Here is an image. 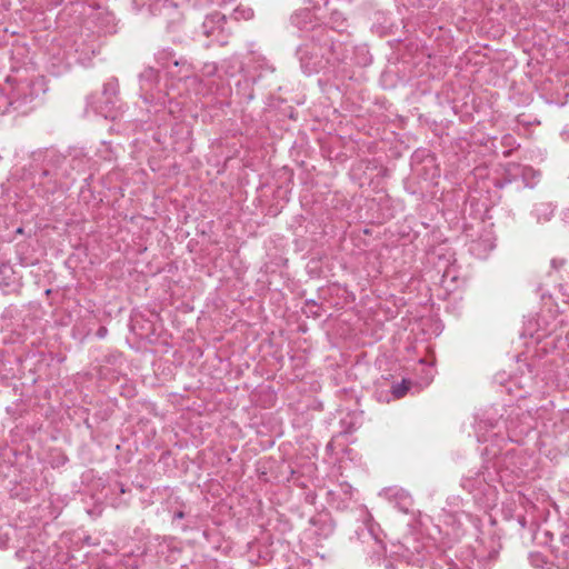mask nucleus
<instances>
[{
  "label": "nucleus",
  "mask_w": 569,
  "mask_h": 569,
  "mask_svg": "<svg viewBox=\"0 0 569 569\" xmlns=\"http://www.w3.org/2000/svg\"><path fill=\"white\" fill-rule=\"evenodd\" d=\"M516 456L507 455L503 459L505 468L483 467L482 470L462 478L461 486L475 499L476 503L485 509H491L498 501V487L501 483L506 490H512L516 485L523 482L526 472L521 468L510 469L515 465Z\"/></svg>",
  "instance_id": "f257e3e1"
},
{
  "label": "nucleus",
  "mask_w": 569,
  "mask_h": 569,
  "mask_svg": "<svg viewBox=\"0 0 569 569\" xmlns=\"http://www.w3.org/2000/svg\"><path fill=\"white\" fill-rule=\"evenodd\" d=\"M541 426L546 432L562 433L569 429V409L555 410V405L551 400L540 407L527 409V413L519 423L510 420L508 426V438L510 441H518L517 437L527 435L531 430Z\"/></svg>",
  "instance_id": "f03ea898"
},
{
  "label": "nucleus",
  "mask_w": 569,
  "mask_h": 569,
  "mask_svg": "<svg viewBox=\"0 0 569 569\" xmlns=\"http://www.w3.org/2000/svg\"><path fill=\"white\" fill-rule=\"evenodd\" d=\"M7 86L17 111L21 110L48 89L43 77L27 76L19 72L7 77Z\"/></svg>",
  "instance_id": "7ed1b4c3"
},
{
  "label": "nucleus",
  "mask_w": 569,
  "mask_h": 569,
  "mask_svg": "<svg viewBox=\"0 0 569 569\" xmlns=\"http://www.w3.org/2000/svg\"><path fill=\"white\" fill-rule=\"evenodd\" d=\"M158 63L167 69L168 74L178 80H188L196 86V94H204L206 90L202 88V81L193 76L192 64L184 58H177L170 48H164L156 53Z\"/></svg>",
  "instance_id": "20e7f679"
},
{
  "label": "nucleus",
  "mask_w": 569,
  "mask_h": 569,
  "mask_svg": "<svg viewBox=\"0 0 569 569\" xmlns=\"http://www.w3.org/2000/svg\"><path fill=\"white\" fill-rule=\"evenodd\" d=\"M274 71V67L262 56H252L248 63L244 79L237 82V94L246 101L250 102L254 94L252 84L260 78L266 77Z\"/></svg>",
  "instance_id": "39448f33"
},
{
  "label": "nucleus",
  "mask_w": 569,
  "mask_h": 569,
  "mask_svg": "<svg viewBox=\"0 0 569 569\" xmlns=\"http://www.w3.org/2000/svg\"><path fill=\"white\" fill-rule=\"evenodd\" d=\"M303 72L308 76L327 71L330 67V58H327L321 41L301 44L297 50Z\"/></svg>",
  "instance_id": "423d86ee"
},
{
  "label": "nucleus",
  "mask_w": 569,
  "mask_h": 569,
  "mask_svg": "<svg viewBox=\"0 0 569 569\" xmlns=\"http://www.w3.org/2000/svg\"><path fill=\"white\" fill-rule=\"evenodd\" d=\"M16 558L26 561V569H51L49 551L43 542L33 540L16 551Z\"/></svg>",
  "instance_id": "0eeeda50"
},
{
  "label": "nucleus",
  "mask_w": 569,
  "mask_h": 569,
  "mask_svg": "<svg viewBox=\"0 0 569 569\" xmlns=\"http://www.w3.org/2000/svg\"><path fill=\"white\" fill-rule=\"evenodd\" d=\"M391 546V552L409 563H419L425 559L426 546L416 535L405 536L402 540Z\"/></svg>",
  "instance_id": "6e6552de"
},
{
  "label": "nucleus",
  "mask_w": 569,
  "mask_h": 569,
  "mask_svg": "<svg viewBox=\"0 0 569 569\" xmlns=\"http://www.w3.org/2000/svg\"><path fill=\"white\" fill-rule=\"evenodd\" d=\"M226 23V17L220 12H214L204 18L200 32L210 39V43L223 46L229 39V29Z\"/></svg>",
  "instance_id": "1a4fd4ad"
},
{
  "label": "nucleus",
  "mask_w": 569,
  "mask_h": 569,
  "mask_svg": "<svg viewBox=\"0 0 569 569\" xmlns=\"http://www.w3.org/2000/svg\"><path fill=\"white\" fill-rule=\"evenodd\" d=\"M501 549L500 540L495 536L481 537L476 548V559L481 569H489L490 562L495 561Z\"/></svg>",
  "instance_id": "9d476101"
},
{
  "label": "nucleus",
  "mask_w": 569,
  "mask_h": 569,
  "mask_svg": "<svg viewBox=\"0 0 569 569\" xmlns=\"http://www.w3.org/2000/svg\"><path fill=\"white\" fill-rule=\"evenodd\" d=\"M318 41H321L322 47H325L327 58H330V67L346 63L352 51V47L350 44L339 40H330L328 36L325 37V33L318 37Z\"/></svg>",
  "instance_id": "9b49d317"
},
{
  "label": "nucleus",
  "mask_w": 569,
  "mask_h": 569,
  "mask_svg": "<svg viewBox=\"0 0 569 569\" xmlns=\"http://www.w3.org/2000/svg\"><path fill=\"white\" fill-rule=\"evenodd\" d=\"M379 496L386 499L393 508L409 513L413 506L412 496L406 489L397 486L383 488Z\"/></svg>",
  "instance_id": "f8f14e48"
},
{
  "label": "nucleus",
  "mask_w": 569,
  "mask_h": 569,
  "mask_svg": "<svg viewBox=\"0 0 569 569\" xmlns=\"http://www.w3.org/2000/svg\"><path fill=\"white\" fill-rule=\"evenodd\" d=\"M87 107L91 108L92 111L106 119L114 120L121 111L118 97H102L99 101H93V98H88Z\"/></svg>",
  "instance_id": "ddd939ff"
},
{
  "label": "nucleus",
  "mask_w": 569,
  "mask_h": 569,
  "mask_svg": "<svg viewBox=\"0 0 569 569\" xmlns=\"http://www.w3.org/2000/svg\"><path fill=\"white\" fill-rule=\"evenodd\" d=\"M508 179L506 183L516 181L519 177L521 178L523 186L533 188L539 176L538 171L528 166H520L518 163H509L507 167Z\"/></svg>",
  "instance_id": "4468645a"
},
{
  "label": "nucleus",
  "mask_w": 569,
  "mask_h": 569,
  "mask_svg": "<svg viewBox=\"0 0 569 569\" xmlns=\"http://www.w3.org/2000/svg\"><path fill=\"white\" fill-rule=\"evenodd\" d=\"M291 24L300 31H316L318 36L325 33V29L320 28L316 30L317 21L316 17L309 8L296 10L290 18Z\"/></svg>",
  "instance_id": "2eb2a0df"
},
{
  "label": "nucleus",
  "mask_w": 569,
  "mask_h": 569,
  "mask_svg": "<svg viewBox=\"0 0 569 569\" xmlns=\"http://www.w3.org/2000/svg\"><path fill=\"white\" fill-rule=\"evenodd\" d=\"M328 502L337 509H346L353 498V489L347 483L337 485L333 489L328 490Z\"/></svg>",
  "instance_id": "dca6fc26"
},
{
  "label": "nucleus",
  "mask_w": 569,
  "mask_h": 569,
  "mask_svg": "<svg viewBox=\"0 0 569 569\" xmlns=\"http://www.w3.org/2000/svg\"><path fill=\"white\" fill-rule=\"evenodd\" d=\"M495 237L491 230H485L478 239L471 240L469 251L479 259H485L493 250Z\"/></svg>",
  "instance_id": "f3484780"
},
{
  "label": "nucleus",
  "mask_w": 569,
  "mask_h": 569,
  "mask_svg": "<svg viewBox=\"0 0 569 569\" xmlns=\"http://www.w3.org/2000/svg\"><path fill=\"white\" fill-rule=\"evenodd\" d=\"M309 531L319 540L328 539L335 531V523L328 515H318L310 519Z\"/></svg>",
  "instance_id": "a211bd4d"
},
{
  "label": "nucleus",
  "mask_w": 569,
  "mask_h": 569,
  "mask_svg": "<svg viewBox=\"0 0 569 569\" xmlns=\"http://www.w3.org/2000/svg\"><path fill=\"white\" fill-rule=\"evenodd\" d=\"M136 568H137V559L130 555L123 556L122 558H119L117 556H108L98 566V569H136Z\"/></svg>",
  "instance_id": "6ab92c4d"
},
{
  "label": "nucleus",
  "mask_w": 569,
  "mask_h": 569,
  "mask_svg": "<svg viewBox=\"0 0 569 569\" xmlns=\"http://www.w3.org/2000/svg\"><path fill=\"white\" fill-rule=\"evenodd\" d=\"M220 70L227 77H234L237 73L243 70V66L238 57H230L221 62Z\"/></svg>",
  "instance_id": "aec40b11"
},
{
  "label": "nucleus",
  "mask_w": 569,
  "mask_h": 569,
  "mask_svg": "<svg viewBox=\"0 0 569 569\" xmlns=\"http://www.w3.org/2000/svg\"><path fill=\"white\" fill-rule=\"evenodd\" d=\"M419 173L423 171L425 179H435L440 176V170L436 166L435 158L431 154H427V157L422 161L421 169L416 168Z\"/></svg>",
  "instance_id": "412c9836"
},
{
  "label": "nucleus",
  "mask_w": 569,
  "mask_h": 569,
  "mask_svg": "<svg viewBox=\"0 0 569 569\" xmlns=\"http://www.w3.org/2000/svg\"><path fill=\"white\" fill-rule=\"evenodd\" d=\"M519 388L527 389L526 393H520L519 398H526L527 395H531L530 390H533L538 381L531 377V370L529 369L527 373H521L519 377Z\"/></svg>",
  "instance_id": "4be33fe9"
},
{
  "label": "nucleus",
  "mask_w": 569,
  "mask_h": 569,
  "mask_svg": "<svg viewBox=\"0 0 569 569\" xmlns=\"http://www.w3.org/2000/svg\"><path fill=\"white\" fill-rule=\"evenodd\" d=\"M10 109L14 110V103L9 93V87L7 86L6 89H0V113H6Z\"/></svg>",
  "instance_id": "5701e85b"
},
{
  "label": "nucleus",
  "mask_w": 569,
  "mask_h": 569,
  "mask_svg": "<svg viewBox=\"0 0 569 569\" xmlns=\"http://www.w3.org/2000/svg\"><path fill=\"white\" fill-rule=\"evenodd\" d=\"M329 23L331 24L332 29H336L338 31L343 30L347 26L343 14L337 10L331 12Z\"/></svg>",
  "instance_id": "b1692460"
},
{
  "label": "nucleus",
  "mask_w": 569,
  "mask_h": 569,
  "mask_svg": "<svg viewBox=\"0 0 569 569\" xmlns=\"http://www.w3.org/2000/svg\"><path fill=\"white\" fill-rule=\"evenodd\" d=\"M119 83L117 79H110L103 84L102 97H118Z\"/></svg>",
  "instance_id": "393cba45"
},
{
  "label": "nucleus",
  "mask_w": 569,
  "mask_h": 569,
  "mask_svg": "<svg viewBox=\"0 0 569 569\" xmlns=\"http://www.w3.org/2000/svg\"><path fill=\"white\" fill-rule=\"evenodd\" d=\"M72 161H73L72 168L78 171H82L89 160L83 154V152L81 150H74V153L72 156Z\"/></svg>",
  "instance_id": "a878e982"
},
{
  "label": "nucleus",
  "mask_w": 569,
  "mask_h": 569,
  "mask_svg": "<svg viewBox=\"0 0 569 569\" xmlns=\"http://www.w3.org/2000/svg\"><path fill=\"white\" fill-rule=\"evenodd\" d=\"M409 381H407L406 379H403L400 383H395L391 387V392L393 397L398 399L403 397L409 390Z\"/></svg>",
  "instance_id": "bb28decb"
},
{
  "label": "nucleus",
  "mask_w": 569,
  "mask_h": 569,
  "mask_svg": "<svg viewBox=\"0 0 569 569\" xmlns=\"http://www.w3.org/2000/svg\"><path fill=\"white\" fill-rule=\"evenodd\" d=\"M157 77V72L154 69L152 68H149L147 70H144L141 74H140V82H141V88L144 89V81H152L153 79H156Z\"/></svg>",
  "instance_id": "cd10ccee"
},
{
  "label": "nucleus",
  "mask_w": 569,
  "mask_h": 569,
  "mask_svg": "<svg viewBox=\"0 0 569 569\" xmlns=\"http://www.w3.org/2000/svg\"><path fill=\"white\" fill-rule=\"evenodd\" d=\"M536 213H537V217L538 219H540V211L542 212V214L545 216V220H549L550 217L552 216L553 213V210L550 208V206L548 204H540L539 207H537L535 209Z\"/></svg>",
  "instance_id": "c85d7f7f"
},
{
  "label": "nucleus",
  "mask_w": 569,
  "mask_h": 569,
  "mask_svg": "<svg viewBox=\"0 0 569 569\" xmlns=\"http://www.w3.org/2000/svg\"><path fill=\"white\" fill-rule=\"evenodd\" d=\"M236 13H237V19L239 18H242L244 20H250L253 18V10L251 8H246V9H237L236 10Z\"/></svg>",
  "instance_id": "c756f323"
},
{
  "label": "nucleus",
  "mask_w": 569,
  "mask_h": 569,
  "mask_svg": "<svg viewBox=\"0 0 569 569\" xmlns=\"http://www.w3.org/2000/svg\"><path fill=\"white\" fill-rule=\"evenodd\" d=\"M54 59H57L58 61V64L62 67V69H68L70 67V61H69V54L67 52H63V54L60 57V54H58V57H54Z\"/></svg>",
  "instance_id": "7c9ffc66"
},
{
  "label": "nucleus",
  "mask_w": 569,
  "mask_h": 569,
  "mask_svg": "<svg viewBox=\"0 0 569 569\" xmlns=\"http://www.w3.org/2000/svg\"><path fill=\"white\" fill-rule=\"evenodd\" d=\"M456 276L452 274L451 270H446L442 274V283L448 286L449 282H455Z\"/></svg>",
  "instance_id": "2f4dec72"
},
{
  "label": "nucleus",
  "mask_w": 569,
  "mask_h": 569,
  "mask_svg": "<svg viewBox=\"0 0 569 569\" xmlns=\"http://www.w3.org/2000/svg\"><path fill=\"white\" fill-rule=\"evenodd\" d=\"M220 70V67L218 68L214 63L206 64L204 66V74L206 76H213Z\"/></svg>",
  "instance_id": "473e14b6"
},
{
  "label": "nucleus",
  "mask_w": 569,
  "mask_h": 569,
  "mask_svg": "<svg viewBox=\"0 0 569 569\" xmlns=\"http://www.w3.org/2000/svg\"><path fill=\"white\" fill-rule=\"evenodd\" d=\"M161 546V550L159 552L163 553V547H168L170 548L172 546V549L174 550H178L177 547L174 546V540L173 539H163V542L160 545Z\"/></svg>",
  "instance_id": "72a5a7b5"
},
{
  "label": "nucleus",
  "mask_w": 569,
  "mask_h": 569,
  "mask_svg": "<svg viewBox=\"0 0 569 569\" xmlns=\"http://www.w3.org/2000/svg\"><path fill=\"white\" fill-rule=\"evenodd\" d=\"M108 333V330L106 327H100L98 330H97V337L100 338V339H103Z\"/></svg>",
  "instance_id": "f704fd0d"
},
{
  "label": "nucleus",
  "mask_w": 569,
  "mask_h": 569,
  "mask_svg": "<svg viewBox=\"0 0 569 569\" xmlns=\"http://www.w3.org/2000/svg\"><path fill=\"white\" fill-rule=\"evenodd\" d=\"M560 539L565 547H569V535H561Z\"/></svg>",
  "instance_id": "c9c22d12"
},
{
  "label": "nucleus",
  "mask_w": 569,
  "mask_h": 569,
  "mask_svg": "<svg viewBox=\"0 0 569 569\" xmlns=\"http://www.w3.org/2000/svg\"><path fill=\"white\" fill-rule=\"evenodd\" d=\"M172 518H173V520L182 519V518H184V512H183L182 510L176 511V512L173 513V517H172Z\"/></svg>",
  "instance_id": "e433bc0d"
},
{
  "label": "nucleus",
  "mask_w": 569,
  "mask_h": 569,
  "mask_svg": "<svg viewBox=\"0 0 569 569\" xmlns=\"http://www.w3.org/2000/svg\"><path fill=\"white\" fill-rule=\"evenodd\" d=\"M546 385H557V382L553 380V379H548V381L546 382Z\"/></svg>",
  "instance_id": "4c0bfd02"
},
{
  "label": "nucleus",
  "mask_w": 569,
  "mask_h": 569,
  "mask_svg": "<svg viewBox=\"0 0 569 569\" xmlns=\"http://www.w3.org/2000/svg\"><path fill=\"white\" fill-rule=\"evenodd\" d=\"M511 139H512V137H511V136H506V137H505V140L507 141V143H508V144L510 143V140H511Z\"/></svg>",
  "instance_id": "58836bf2"
},
{
  "label": "nucleus",
  "mask_w": 569,
  "mask_h": 569,
  "mask_svg": "<svg viewBox=\"0 0 569 569\" xmlns=\"http://www.w3.org/2000/svg\"><path fill=\"white\" fill-rule=\"evenodd\" d=\"M478 437H479V440H483V441H487V439H488L485 435H482V436L478 435Z\"/></svg>",
  "instance_id": "ea45409f"
},
{
  "label": "nucleus",
  "mask_w": 569,
  "mask_h": 569,
  "mask_svg": "<svg viewBox=\"0 0 569 569\" xmlns=\"http://www.w3.org/2000/svg\"><path fill=\"white\" fill-rule=\"evenodd\" d=\"M0 548H7V545L2 542V539L0 538Z\"/></svg>",
  "instance_id": "a19ab883"
},
{
  "label": "nucleus",
  "mask_w": 569,
  "mask_h": 569,
  "mask_svg": "<svg viewBox=\"0 0 569 569\" xmlns=\"http://www.w3.org/2000/svg\"><path fill=\"white\" fill-rule=\"evenodd\" d=\"M305 3H307V4H311V3H312V0H307V1H305Z\"/></svg>",
  "instance_id": "79ce46f5"
},
{
  "label": "nucleus",
  "mask_w": 569,
  "mask_h": 569,
  "mask_svg": "<svg viewBox=\"0 0 569 569\" xmlns=\"http://www.w3.org/2000/svg\"><path fill=\"white\" fill-rule=\"evenodd\" d=\"M447 569H458V568H457V567H449V568H447Z\"/></svg>",
  "instance_id": "37998d69"
}]
</instances>
